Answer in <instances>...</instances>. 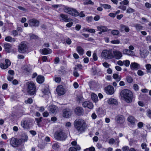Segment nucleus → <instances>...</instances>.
<instances>
[{
	"label": "nucleus",
	"mask_w": 151,
	"mask_h": 151,
	"mask_svg": "<svg viewBox=\"0 0 151 151\" xmlns=\"http://www.w3.org/2000/svg\"><path fill=\"white\" fill-rule=\"evenodd\" d=\"M42 92L45 94L46 95H48L50 93V92L49 91L48 88H44L43 90L42 91Z\"/></svg>",
	"instance_id": "nucleus-42"
},
{
	"label": "nucleus",
	"mask_w": 151,
	"mask_h": 151,
	"mask_svg": "<svg viewBox=\"0 0 151 151\" xmlns=\"http://www.w3.org/2000/svg\"><path fill=\"white\" fill-rule=\"evenodd\" d=\"M44 77L43 76L39 75L37 78V81L39 83H42L44 81Z\"/></svg>",
	"instance_id": "nucleus-24"
},
{
	"label": "nucleus",
	"mask_w": 151,
	"mask_h": 151,
	"mask_svg": "<svg viewBox=\"0 0 151 151\" xmlns=\"http://www.w3.org/2000/svg\"><path fill=\"white\" fill-rule=\"evenodd\" d=\"M125 25L121 24L120 26V30L121 32L124 31Z\"/></svg>",
	"instance_id": "nucleus-46"
},
{
	"label": "nucleus",
	"mask_w": 151,
	"mask_h": 151,
	"mask_svg": "<svg viewBox=\"0 0 151 151\" xmlns=\"http://www.w3.org/2000/svg\"><path fill=\"white\" fill-rule=\"evenodd\" d=\"M65 12L73 16H77L78 15V12L76 9L68 7H65L64 8Z\"/></svg>",
	"instance_id": "nucleus-6"
},
{
	"label": "nucleus",
	"mask_w": 151,
	"mask_h": 151,
	"mask_svg": "<svg viewBox=\"0 0 151 151\" xmlns=\"http://www.w3.org/2000/svg\"><path fill=\"white\" fill-rule=\"evenodd\" d=\"M135 10L130 8H128L127 10V12L128 13H132L134 12Z\"/></svg>",
	"instance_id": "nucleus-39"
},
{
	"label": "nucleus",
	"mask_w": 151,
	"mask_h": 151,
	"mask_svg": "<svg viewBox=\"0 0 151 151\" xmlns=\"http://www.w3.org/2000/svg\"><path fill=\"white\" fill-rule=\"evenodd\" d=\"M115 142V140L113 138H111L109 140V143L110 144H113Z\"/></svg>",
	"instance_id": "nucleus-62"
},
{
	"label": "nucleus",
	"mask_w": 151,
	"mask_h": 151,
	"mask_svg": "<svg viewBox=\"0 0 151 151\" xmlns=\"http://www.w3.org/2000/svg\"><path fill=\"white\" fill-rule=\"evenodd\" d=\"M102 57L105 59H110L114 58L112 49L104 50L101 53Z\"/></svg>",
	"instance_id": "nucleus-5"
},
{
	"label": "nucleus",
	"mask_w": 151,
	"mask_h": 151,
	"mask_svg": "<svg viewBox=\"0 0 151 151\" xmlns=\"http://www.w3.org/2000/svg\"><path fill=\"white\" fill-rule=\"evenodd\" d=\"M130 64V62L128 60H126L123 61V65L126 67H128Z\"/></svg>",
	"instance_id": "nucleus-38"
},
{
	"label": "nucleus",
	"mask_w": 151,
	"mask_h": 151,
	"mask_svg": "<svg viewBox=\"0 0 151 151\" xmlns=\"http://www.w3.org/2000/svg\"><path fill=\"white\" fill-rule=\"evenodd\" d=\"M146 68L148 70H150L151 69V65L150 64H148L146 65Z\"/></svg>",
	"instance_id": "nucleus-57"
},
{
	"label": "nucleus",
	"mask_w": 151,
	"mask_h": 151,
	"mask_svg": "<svg viewBox=\"0 0 151 151\" xmlns=\"http://www.w3.org/2000/svg\"><path fill=\"white\" fill-rule=\"evenodd\" d=\"M76 50L80 55H82L84 53V50L80 46L77 47Z\"/></svg>",
	"instance_id": "nucleus-25"
},
{
	"label": "nucleus",
	"mask_w": 151,
	"mask_h": 151,
	"mask_svg": "<svg viewBox=\"0 0 151 151\" xmlns=\"http://www.w3.org/2000/svg\"><path fill=\"white\" fill-rule=\"evenodd\" d=\"M97 28L99 31H101L103 32H107L108 29L106 27L100 25L97 27Z\"/></svg>",
	"instance_id": "nucleus-22"
},
{
	"label": "nucleus",
	"mask_w": 151,
	"mask_h": 151,
	"mask_svg": "<svg viewBox=\"0 0 151 151\" xmlns=\"http://www.w3.org/2000/svg\"><path fill=\"white\" fill-rule=\"evenodd\" d=\"M111 33L114 35H117L119 33V32L117 30H113L111 31Z\"/></svg>",
	"instance_id": "nucleus-37"
},
{
	"label": "nucleus",
	"mask_w": 151,
	"mask_h": 151,
	"mask_svg": "<svg viewBox=\"0 0 151 151\" xmlns=\"http://www.w3.org/2000/svg\"><path fill=\"white\" fill-rule=\"evenodd\" d=\"M60 147V146L58 143H55L52 146V149L56 151H58Z\"/></svg>",
	"instance_id": "nucleus-29"
},
{
	"label": "nucleus",
	"mask_w": 151,
	"mask_h": 151,
	"mask_svg": "<svg viewBox=\"0 0 151 151\" xmlns=\"http://www.w3.org/2000/svg\"><path fill=\"white\" fill-rule=\"evenodd\" d=\"M11 65V62L9 60L6 59L5 60V64L2 63H0V67L3 69H6L7 68Z\"/></svg>",
	"instance_id": "nucleus-16"
},
{
	"label": "nucleus",
	"mask_w": 151,
	"mask_h": 151,
	"mask_svg": "<svg viewBox=\"0 0 151 151\" xmlns=\"http://www.w3.org/2000/svg\"><path fill=\"white\" fill-rule=\"evenodd\" d=\"M66 43L68 45H70L71 43V41L70 39L68 38L66 40Z\"/></svg>",
	"instance_id": "nucleus-59"
},
{
	"label": "nucleus",
	"mask_w": 151,
	"mask_h": 151,
	"mask_svg": "<svg viewBox=\"0 0 151 151\" xmlns=\"http://www.w3.org/2000/svg\"><path fill=\"white\" fill-rule=\"evenodd\" d=\"M111 43L113 44H118L120 43V41L119 40H114L111 41Z\"/></svg>",
	"instance_id": "nucleus-49"
},
{
	"label": "nucleus",
	"mask_w": 151,
	"mask_h": 151,
	"mask_svg": "<svg viewBox=\"0 0 151 151\" xmlns=\"http://www.w3.org/2000/svg\"><path fill=\"white\" fill-rule=\"evenodd\" d=\"M119 8L120 9H122L124 11H125L126 9V7L124 5H121L119 6Z\"/></svg>",
	"instance_id": "nucleus-56"
},
{
	"label": "nucleus",
	"mask_w": 151,
	"mask_h": 151,
	"mask_svg": "<svg viewBox=\"0 0 151 151\" xmlns=\"http://www.w3.org/2000/svg\"><path fill=\"white\" fill-rule=\"evenodd\" d=\"M86 30V31L91 33H94L95 32V29H93L87 28Z\"/></svg>",
	"instance_id": "nucleus-44"
},
{
	"label": "nucleus",
	"mask_w": 151,
	"mask_h": 151,
	"mask_svg": "<svg viewBox=\"0 0 151 151\" xmlns=\"http://www.w3.org/2000/svg\"><path fill=\"white\" fill-rule=\"evenodd\" d=\"M40 51L41 52H42L43 54L45 55L50 54L52 52V50L49 48L41 49L40 50Z\"/></svg>",
	"instance_id": "nucleus-21"
},
{
	"label": "nucleus",
	"mask_w": 151,
	"mask_h": 151,
	"mask_svg": "<svg viewBox=\"0 0 151 151\" xmlns=\"http://www.w3.org/2000/svg\"><path fill=\"white\" fill-rule=\"evenodd\" d=\"M101 6L103 7L105 9H109L111 8V6L109 5L106 4H100Z\"/></svg>",
	"instance_id": "nucleus-36"
},
{
	"label": "nucleus",
	"mask_w": 151,
	"mask_h": 151,
	"mask_svg": "<svg viewBox=\"0 0 151 151\" xmlns=\"http://www.w3.org/2000/svg\"><path fill=\"white\" fill-rule=\"evenodd\" d=\"M5 40L6 41L12 42H14L15 41V39L12 38L10 36H8L5 38Z\"/></svg>",
	"instance_id": "nucleus-28"
},
{
	"label": "nucleus",
	"mask_w": 151,
	"mask_h": 151,
	"mask_svg": "<svg viewBox=\"0 0 151 151\" xmlns=\"http://www.w3.org/2000/svg\"><path fill=\"white\" fill-rule=\"evenodd\" d=\"M27 92L31 95H32L36 92V86L32 82H28L26 83Z\"/></svg>",
	"instance_id": "nucleus-4"
},
{
	"label": "nucleus",
	"mask_w": 151,
	"mask_h": 151,
	"mask_svg": "<svg viewBox=\"0 0 151 151\" xmlns=\"http://www.w3.org/2000/svg\"><path fill=\"white\" fill-rule=\"evenodd\" d=\"M27 47L25 42H22L18 46V50L19 52L24 53L26 51Z\"/></svg>",
	"instance_id": "nucleus-9"
},
{
	"label": "nucleus",
	"mask_w": 151,
	"mask_h": 151,
	"mask_svg": "<svg viewBox=\"0 0 151 151\" xmlns=\"http://www.w3.org/2000/svg\"><path fill=\"white\" fill-rule=\"evenodd\" d=\"M137 74L139 76H142L144 75V73L141 70H139L137 71Z\"/></svg>",
	"instance_id": "nucleus-58"
},
{
	"label": "nucleus",
	"mask_w": 151,
	"mask_h": 151,
	"mask_svg": "<svg viewBox=\"0 0 151 151\" xmlns=\"http://www.w3.org/2000/svg\"><path fill=\"white\" fill-rule=\"evenodd\" d=\"M72 114V111L69 108H66L63 110V116L64 117L69 118Z\"/></svg>",
	"instance_id": "nucleus-11"
},
{
	"label": "nucleus",
	"mask_w": 151,
	"mask_h": 151,
	"mask_svg": "<svg viewBox=\"0 0 151 151\" xmlns=\"http://www.w3.org/2000/svg\"><path fill=\"white\" fill-rule=\"evenodd\" d=\"M105 90L106 93L108 94L112 95L113 94L114 92V88L113 87L111 86H109L105 88Z\"/></svg>",
	"instance_id": "nucleus-14"
},
{
	"label": "nucleus",
	"mask_w": 151,
	"mask_h": 151,
	"mask_svg": "<svg viewBox=\"0 0 151 151\" xmlns=\"http://www.w3.org/2000/svg\"><path fill=\"white\" fill-rule=\"evenodd\" d=\"M127 81L129 83H132V82L133 79L130 76H128L126 78Z\"/></svg>",
	"instance_id": "nucleus-43"
},
{
	"label": "nucleus",
	"mask_w": 151,
	"mask_h": 151,
	"mask_svg": "<svg viewBox=\"0 0 151 151\" xmlns=\"http://www.w3.org/2000/svg\"><path fill=\"white\" fill-rule=\"evenodd\" d=\"M22 142V140L20 139L12 137L10 139V144L14 147H19L21 145Z\"/></svg>",
	"instance_id": "nucleus-8"
},
{
	"label": "nucleus",
	"mask_w": 151,
	"mask_h": 151,
	"mask_svg": "<svg viewBox=\"0 0 151 151\" xmlns=\"http://www.w3.org/2000/svg\"><path fill=\"white\" fill-rule=\"evenodd\" d=\"M43 116L44 117H47L49 115V113L47 111H45L43 113Z\"/></svg>",
	"instance_id": "nucleus-61"
},
{
	"label": "nucleus",
	"mask_w": 151,
	"mask_h": 151,
	"mask_svg": "<svg viewBox=\"0 0 151 151\" xmlns=\"http://www.w3.org/2000/svg\"><path fill=\"white\" fill-rule=\"evenodd\" d=\"M55 82L57 83H59L61 81V78L60 77H56L55 78Z\"/></svg>",
	"instance_id": "nucleus-55"
},
{
	"label": "nucleus",
	"mask_w": 151,
	"mask_h": 151,
	"mask_svg": "<svg viewBox=\"0 0 151 151\" xmlns=\"http://www.w3.org/2000/svg\"><path fill=\"white\" fill-rule=\"evenodd\" d=\"M122 52L124 54L128 55H132L133 53L132 51L129 50L128 49L123 50Z\"/></svg>",
	"instance_id": "nucleus-26"
},
{
	"label": "nucleus",
	"mask_w": 151,
	"mask_h": 151,
	"mask_svg": "<svg viewBox=\"0 0 151 151\" xmlns=\"http://www.w3.org/2000/svg\"><path fill=\"white\" fill-rule=\"evenodd\" d=\"M134 26L136 28V29L137 31H139L141 30L143 28V27L140 24H134Z\"/></svg>",
	"instance_id": "nucleus-33"
},
{
	"label": "nucleus",
	"mask_w": 151,
	"mask_h": 151,
	"mask_svg": "<svg viewBox=\"0 0 151 151\" xmlns=\"http://www.w3.org/2000/svg\"><path fill=\"white\" fill-rule=\"evenodd\" d=\"M134 88L136 91H137L139 90V86L137 84H134L133 86Z\"/></svg>",
	"instance_id": "nucleus-53"
},
{
	"label": "nucleus",
	"mask_w": 151,
	"mask_h": 151,
	"mask_svg": "<svg viewBox=\"0 0 151 151\" xmlns=\"http://www.w3.org/2000/svg\"><path fill=\"white\" fill-rule=\"evenodd\" d=\"M31 39H35L37 38V36L34 34H32L30 36Z\"/></svg>",
	"instance_id": "nucleus-63"
},
{
	"label": "nucleus",
	"mask_w": 151,
	"mask_h": 151,
	"mask_svg": "<svg viewBox=\"0 0 151 151\" xmlns=\"http://www.w3.org/2000/svg\"><path fill=\"white\" fill-rule=\"evenodd\" d=\"M141 146L142 149H145V151H148L149 150V149L147 148H146L147 147V145L145 143H143L141 145Z\"/></svg>",
	"instance_id": "nucleus-41"
},
{
	"label": "nucleus",
	"mask_w": 151,
	"mask_h": 151,
	"mask_svg": "<svg viewBox=\"0 0 151 151\" xmlns=\"http://www.w3.org/2000/svg\"><path fill=\"white\" fill-rule=\"evenodd\" d=\"M74 125L76 130L80 133L84 132L87 127L86 123L81 119H76L74 122Z\"/></svg>",
	"instance_id": "nucleus-1"
},
{
	"label": "nucleus",
	"mask_w": 151,
	"mask_h": 151,
	"mask_svg": "<svg viewBox=\"0 0 151 151\" xmlns=\"http://www.w3.org/2000/svg\"><path fill=\"white\" fill-rule=\"evenodd\" d=\"M96 84V82L95 81H91L89 83V85L91 88H94Z\"/></svg>",
	"instance_id": "nucleus-35"
},
{
	"label": "nucleus",
	"mask_w": 151,
	"mask_h": 151,
	"mask_svg": "<svg viewBox=\"0 0 151 151\" xmlns=\"http://www.w3.org/2000/svg\"><path fill=\"white\" fill-rule=\"evenodd\" d=\"M28 23L29 26L31 27H37L39 25L40 22L35 19H30Z\"/></svg>",
	"instance_id": "nucleus-10"
},
{
	"label": "nucleus",
	"mask_w": 151,
	"mask_h": 151,
	"mask_svg": "<svg viewBox=\"0 0 151 151\" xmlns=\"http://www.w3.org/2000/svg\"><path fill=\"white\" fill-rule=\"evenodd\" d=\"M145 6L147 8L149 9L151 8V4L148 2L145 3Z\"/></svg>",
	"instance_id": "nucleus-54"
},
{
	"label": "nucleus",
	"mask_w": 151,
	"mask_h": 151,
	"mask_svg": "<svg viewBox=\"0 0 151 151\" xmlns=\"http://www.w3.org/2000/svg\"><path fill=\"white\" fill-rule=\"evenodd\" d=\"M129 1L128 0H124L123 1H121L120 3V4H124V5H127L129 4Z\"/></svg>",
	"instance_id": "nucleus-40"
},
{
	"label": "nucleus",
	"mask_w": 151,
	"mask_h": 151,
	"mask_svg": "<svg viewBox=\"0 0 151 151\" xmlns=\"http://www.w3.org/2000/svg\"><path fill=\"white\" fill-rule=\"evenodd\" d=\"M32 120L29 119L22 121L21 123V126L24 129H28L32 127Z\"/></svg>",
	"instance_id": "nucleus-7"
},
{
	"label": "nucleus",
	"mask_w": 151,
	"mask_h": 151,
	"mask_svg": "<svg viewBox=\"0 0 151 151\" xmlns=\"http://www.w3.org/2000/svg\"><path fill=\"white\" fill-rule=\"evenodd\" d=\"M28 139L27 136L25 134H23L21 138V140L22 142H25L27 141Z\"/></svg>",
	"instance_id": "nucleus-34"
},
{
	"label": "nucleus",
	"mask_w": 151,
	"mask_h": 151,
	"mask_svg": "<svg viewBox=\"0 0 151 151\" xmlns=\"http://www.w3.org/2000/svg\"><path fill=\"white\" fill-rule=\"evenodd\" d=\"M130 67L132 70H137L140 68V65L137 63H132L130 64Z\"/></svg>",
	"instance_id": "nucleus-17"
},
{
	"label": "nucleus",
	"mask_w": 151,
	"mask_h": 151,
	"mask_svg": "<svg viewBox=\"0 0 151 151\" xmlns=\"http://www.w3.org/2000/svg\"><path fill=\"white\" fill-rule=\"evenodd\" d=\"M115 120L117 123L121 124L124 122L125 119L123 116L118 115L116 117Z\"/></svg>",
	"instance_id": "nucleus-12"
},
{
	"label": "nucleus",
	"mask_w": 151,
	"mask_h": 151,
	"mask_svg": "<svg viewBox=\"0 0 151 151\" xmlns=\"http://www.w3.org/2000/svg\"><path fill=\"white\" fill-rule=\"evenodd\" d=\"M56 91L59 96L63 95L65 93L64 90L62 85H59L57 87Z\"/></svg>",
	"instance_id": "nucleus-18"
},
{
	"label": "nucleus",
	"mask_w": 151,
	"mask_h": 151,
	"mask_svg": "<svg viewBox=\"0 0 151 151\" xmlns=\"http://www.w3.org/2000/svg\"><path fill=\"white\" fill-rule=\"evenodd\" d=\"M128 121L132 124H134L136 119L133 116H129L127 119Z\"/></svg>",
	"instance_id": "nucleus-27"
},
{
	"label": "nucleus",
	"mask_w": 151,
	"mask_h": 151,
	"mask_svg": "<svg viewBox=\"0 0 151 151\" xmlns=\"http://www.w3.org/2000/svg\"><path fill=\"white\" fill-rule=\"evenodd\" d=\"M114 58L116 59H119L122 56V53L121 52L118 50H115L113 52Z\"/></svg>",
	"instance_id": "nucleus-15"
},
{
	"label": "nucleus",
	"mask_w": 151,
	"mask_h": 151,
	"mask_svg": "<svg viewBox=\"0 0 151 151\" xmlns=\"http://www.w3.org/2000/svg\"><path fill=\"white\" fill-rule=\"evenodd\" d=\"M92 100L95 102L98 101V98L97 96L94 93H92L91 95Z\"/></svg>",
	"instance_id": "nucleus-32"
},
{
	"label": "nucleus",
	"mask_w": 151,
	"mask_h": 151,
	"mask_svg": "<svg viewBox=\"0 0 151 151\" xmlns=\"http://www.w3.org/2000/svg\"><path fill=\"white\" fill-rule=\"evenodd\" d=\"M12 34L14 37L17 36L18 35V33L17 31L14 30L12 32Z\"/></svg>",
	"instance_id": "nucleus-51"
},
{
	"label": "nucleus",
	"mask_w": 151,
	"mask_h": 151,
	"mask_svg": "<svg viewBox=\"0 0 151 151\" xmlns=\"http://www.w3.org/2000/svg\"><path fill=\"white\" fill-rule=\"evenodd\" d=\"M54 137L57 140L63 141L67 138V135L63 130H60L56 131Z\"/></svg>",
	"instance_id": "nucleus-3"
},
{
	"label": "nucleus",
	"mask_w": 151,
	"mask_h": 151,
	"mask_svg": "<svg viewBox=\"0 0 151 151\" xmlns=\"http://www.w3.org/2000/svg\"><path fill=\"white\" fill-rule=\"evenodd\" d=\"M60 17L61 18L62 20L65 22H70L72 21V19L68 18L67 15L62 14L60 15Z\"/></svg>",
	"instance_id": "nucleus-20"
},
{
	"label": "nucleus",
	"mask_w": 151,
	"mask_h": 151,
	"mask_svg": "<svg viewBox=\"0 0 151 151\" xmlns=\"http://www.w3.org/2000/svg\"><path fill=\"white\" fill-rule=\"evenodd\" d=\"M88 104L87 106V107L90 109H92L93 107V104L90 102H88Z\"/></svg>",
	"instance_id": "nucleus-45"
},
{
	"label": "nucleus",
	"mask_w": 151,
	"mask_h": 151,
	"mask_svg": "<svg viewBox=\"0 0 151 151\" xmlns=\"http://www.w3.org/2000/svg\"><path fill=\"white\" fill-rule=\"evenodd\" d=\"M95 150V148L93 147H91L84 150V151H94Z\"/></svg>",
	"instance_id": "nucleus-47"
},
{
	"label": "nucleus",
	"mask_w": 151,
	"mask_h": 151,
	"mask_svg": "<svg viewBox=\"0 0 151 151\" xmlns=\"http://www.w3.org/2000/svg\"><path fill=\"white\" fill-rule=\"evenodd\" d=\"M33 100L31 98L28 99L27 100L25 101V102L26 104H31L32 103Z\"/></svg>",
	"instance_id": "nucleus-48"
},
{
	"label": "nucleus",
	"mask_w": 151,
	"mask_h": 151,
	"mask_svg": "<svg viewBox=\"0 0 151 151\" xmlns=\"http://www.w3.org/2000/svg\"><path fill=\"white\" fill-rule=\"evenodd\" d=\"M74 112L77 115L80 116L83 114V110L82 107H77L75 109Z\"/></svg>",
	"instance_id": "nucleus-19"
},
{
	"label": "nucleus",
	"mask_w": 151,
	"mask_h": 151,
	"mask_svg": "<svg viewBox=\"0 0 151 151\" xmlns=\"http://www.w3.org/2000/svg\"><path fill=\"white\" fill-rule=\"evenodd\" d=\"M129 147L127 146H125L122 148V150L123 151H128L129 150Z\"/></svg>",
	"instance_id": "nucleus-50"
},
{
	"label": "nucleus",
	"mask_w": 151,
	"mask_h": 151,
	"mask_svg": "<svg viewBox=\"0 0 151 151\" xmlns=\"http://www.w3.org/2000/svg\"><path fill=\"white\" fill-rule=\"evenodd\" d=\"M17 8L20 10L24 11H26L27 10L25 8L21 6H18Z\"/></svg>",
	"instance_id": "nucleus-60"
},
{
	"label": "nucleus",
	"mask_w": 151,
	"mask_h": 151,
	"mask_svg": "<svg viewBox=\"0 0 151 151\" xmlns=\"http://www.w3.org/2000/svg\"><path fill=\"white\" fill-rule=\"evenodd\" d=\"M48 110L50 112L56 114L58 112V108L55 105H51L49 106Z\"/></svg>",
	"instance_id": "nucleus-13"
},
{
	"label": "nucleus",
	"mask_w": 151,
	"mask_h": 151,
	"mask_svg": "<svg viewBox=\"0 0 151 151\" xmlns=\"http://www.w3.org/2000/svg\"><path fill=\"white\" fill-rule=\"evenodd\" d=\"M121 99L127 103L132 102L133 98V95L132 92L128 89H124L120 92Z\"/></svg>",
	"instance_id": "nucleus-2"
},
{
	"label": "nucleus",
	"mask_w": 151,
	"mask_h": 151,
	"mask_svg": "<svg viewBox=\"0 0 151 151\" xmlns=\"http://www.w3.org/2000/svg\"><path fill=\"white\" fill-rule=\"evenodd\" d=\"M69 151H77L75 147H72L69 149Z\"/></svg>",
	"instance_id": "nucleus-52"
},
{
	"label": "nucleus",
	"mask_w": 151,
	"mask_h": 151,
	"mask_svg": "<svg viewBox=\"0 0 151 151\" xmlns=\"http://www.w3.org/2000/svg\"><path fill=\"white\" fill-rule=\"evenodd\" d=\"M113 77L117 82L119 81L121 79V76H119L118 74L116 73L114 74Z\"/></svg>",
	"instance_id": "nucleus-30"
},
{
	"label": "nucleus",
	"mask_w": 151,
	"mask_h": 151,
	"mask_svg": "<svg viewBox=\"0 0 151 151\" xmlns=\"http://www.w3.org/2000/svg\"><path fill=\"white\" fill-rule=\"evenodd\" d=\"M91 116L93 119H95L97 118V116L95 113H93L92 114Z\"/></svg>",
	"instance_id": "nucleus-64"
},
{
	"label": "nucleus",
	"mask_w": 151,
	"mask_h": 151,
	"mask_svg": "<svg viewBox=\"0 0 151 151\" xmlns=\"http://www.w3.org/2000/svg\"><path fill=\"white\" fill-rule=\"evenodd\" d=\"M108 102L110 104H116L117 103V101L116 99L113 98H110L108 101Z\"/></svg>",
	"instance_id": "nucleus-31"
},
{
	"label": "nucleus",
	"mask_w": 151,
	"mask_h": 151,
	"mask_svg": "<svg viewBox=\"0 0 151 151\" xmlns=\"http://www.w3.org/2000/svg\"><path fill=\"white\" fill-rule=\"evenodd\" d=\"M4 47L6 51L9 53L10 52V50L12 48V46L10 44L6 43L4 45Z\"/></svg>",
	"instance_id": "nucleus-23"
}]
</instances>
